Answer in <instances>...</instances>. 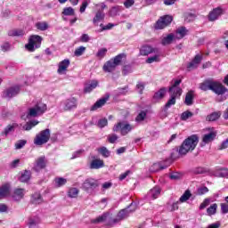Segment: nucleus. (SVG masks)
Masks as SVG:
<instances>
[{
	"label": "nucleus",
	"mask_w": 228,
	"mask_h": 228,
	"mask_svg": "<svg viewBox=\"0 0 228 228\" xmlns=\"http://www.w3.org/2000/svg\"><path fill=\"white\" fill-rule=\"evenodd\" d=\"M200 61H202V57L200 55L197 54L194 57V59L191 62H189V64L187 65L188 70L197 69V67H199Z\"/></svg>",
	"instance_id": "obj_20"
},
{
	"label": "nucleus",
	"mask_w": 228,
	"mask_h": 228,
	"mask_svg": "<svg viewBox=\"0 0 228 228\" xmlns=\"http://www.w3.org/2000/svg\"><path fill=\"white\" fill-rule=\"evenodd\" d=\"M208 191H209L208 187H200L198 189L197 193L198 195H204L205 193H208Z\"/></svg>",
	"instance_id": "obj_61"
},
{
	"label": "nucleus",
	"mask_w": 228,
	"mask_h": 228,
	"mask_svg": "<svg viewBox=\"0 0 228 228\" xmlns=\"http://www.w3.org/2000/svg\"><path fill=\"white\" fill-rule=\"evenodd\" d=\"M30 202L31 204H35L36 206H38V204H42L44 202L42 194H40V192H35L34 194H32Z\"/></svg>",
	"instance_id": "obj_23"
},
{
	"label": "nucleus",
	"mask_w": 228,
	"mask_h": 228,
	"mask_svg": "<svg viewBox=\"0 0 228 228\" xmlns=\"http://www.w3.org/2000/svg\"><path fill=\"white\" fill-rule=\"evenodd\" d=\"M224 149H228V138L219 146V151H224Z\"/></svg>",
	"instance_id": "obj_64"
},
{
	"label": "nucleus",
	"mask_w": 228,
	"mask_h": 228,
	"mask_svg": "<svg viewBox=\"0 0 228 228\" xmlns=\"http://www.w3.org/2000/svg\"><path fill=\"white\" fill-rule=\"evenodd\" d=\"M173 20L172 16L167 15L164 17H161L154 25L155 29H164V28H167L168 24H170Z\"/></svg>",
	"instance_id": "obj_13"
},
{
	"label": "nucleus",
	"mask_w": 228,
	"mask_h": 228,
	"mask_svg": "<svg viewBox=\"0 0 228 228\" xmlns=\"http://www.w3.org/2000/svg\"><path fill=\"white\" fill-rule=\"evenodd\" d=\"M187 34L188 29H186V27H180L176 29L175 38H176L177 40H181V38H184Z\"/></svg>",
	"instance_id": "obj_24"
},
{
	"label": "nucleus",
	"mask_w": 228,
	"mask_h": 228,
	"mask_svg": "<svg viewBox=\"0 0 228 228\" xmlns=\"http://www.w3.org/2000/svg\"><path fill=\"white\" fill-rule=\"evenodd\" d=\"M104 17H106V14H104V11H97L94 18L93 19L94 24H97V22L104 20Z\"/></svg>",
	"instance_id": "obj_33"
},
{
	"label": "nucleus",
	"mask_w": 228,
	"mask_h": 228,
	"mask_svg": "<svg viewBox=\"0 0 228 228\" xmlns=\"http://www.w3.org/2000/svg\"><path fill=\"white\" fill-rule=\"evenodd\" d=\"M122 11V7L117 5L112 7L110 11H109V15L110 17H117V15L118 14L119 12Z\"/></svg>",
	"instance_id": "obj_42"
},
{
	"label": "nucleus",
	"mask_w": 228,
	"mask_h": 228,
	"mask_svg": "<svg viewBox=\"0 0 228 228\" xmlns=\"http://www.w3.org/2000/svg\"><path fill=\"white\" fill-rule=\"evenodd\" d=\"M161 195V188L159 186L153 187L148 193V196L151 197V199H158Z\"/></svg>",
	"instance_id": "obj_27"
},
{
	"label": "nucleus",
	"mask_w": 228,
	"mask_h": 228,
	"mask_svg": "<svg viewBox=\"0 0 228 228\" xmlns=\"http://www.w3.org/2000/svg\"><path fill=\"white\" fill-rule=\"evenodd\" d=\"M26 143L27 142L25 140H20L15 143V149H22Z\"/></svg>",
	"instance_id": "obj_59"
},
{
	"label": "nucleus",
	"mask_w": 228,
	"mask_h": 228,
	"mask_svg": "<svg viewBox=\"0 0 228 228\" xmlns=\"http://www.w3.org/2000/svg\"><path fill=\"white\" fill-rule=\"evenodd\" d=\"M210 202L211 200L209 199H205L204 201L200 205V209H206Z\"/></svg>",
	"instance_id": "obj_56"
},
{
	"label": "nucleus",
	"mask_w": 228,
	"mask_h": 228,
	"mask_svg": "<svg viewBox=\"0 0 228 228\" xmlns=\"http://www.w3.org/2000/svg\"><path fill=\"white\" fill-rule=\"evenodd\" d=\"M106 101H108L107 98H102L98 100L92 107H91V111H95L99 110V108H102L106 104Z\"/></svg>",
	"instance_id": "obj_30"
},
{
	"label": "nucleus",
	"mask_w": 228,
	"mask_h": 228,
	"mask_svg": "<svg viewBox=\"0 0 228 228\" xmlns=\"http://www.w3.org/2000/svg\"><path fill=\"white\" fill-rule=\"evenodd\" d=\"M108 126V119L106 118H102L98 121V127H106Z\"/></svg>",
	"instance_id": "obj_57"
},
{
	"label": "nucleus",
	"mask_w": 228,
	"mask_h": 228,
	"mask_svg": "<svg viewBox=\"0 0 228 228\" xmlns=\"http://www.w3.org/2000/svg\"><path fill=\"white\" fill-rule=\"evenodd\" d=\"M77 195H79V189L76 187H72L68 191V197H69V199H76Z\"/></svg>",
	"instance_id": "obj_38"
},
{
	"label": "nucleus",
	"mask_w": 228,
	"mask_h": 228,
	"mask_svg": "<svg viewBox=\"0 0 228 228\" xmlns=\"http://www.w3.org/2000/svg\"><path fill=\"white\" fill-rule=\"evenodd\" d=\"M175 40V35L169 34L162 38L161 44L162 45H170Z\"/></svg>",
	"instance_id": "obj_31"
},
{
	"label": "nucleus",
	"mask_w": 228,
	"mask_h": 228,
	"mask_svg": "<svg viewBox=\"0 0 228 228\" xmlns=\"http://www.w3.org/2000/svg\"><path fill=\"white\" fill-rule=\"evenodd\" d=\"M190 197H191V192L187 190L184 191V193L180 197L179 201L180 202H186V200H190Z\"/></svg>",
	"instance_id": "obj_46"
},
{
	"label": "nucleus",
	"mask_w": 228,
	"mask_h": 228,
	"mask_svg": "<svg viewBox=\"0 0 228 228\" xmlns=\"http://www.w3.org/2000/svg\"><path fill=\"white\" fill-rule=\"evenodd\" d=\"M215 138H216V132H209L208 134H206L205 135H203L202 138V142L204 144L206 143H211V142H213V140H215Z\"/></svg>",
	"instance_id": "obj_25"
},
{
	"label": "nucleus",
	"mask_w": 228,
	"mask_h": 228,
	"mask_svg": "<svg viewBox=\"0 0 228 228\" xmlns=\"http://www.w3.org/2000/svg\"><path fill=\"white\" fill-rule=\"evenodd\" d=\"M136 211V204L135 203H131L129 207L126 208L121 209L118 215L117 218L118 219L119 222H122V220H126L131 213H134Z\"/></svg>",
	"instance_id": "obj_11"
},
{
	"label": "nucleus",
	"mask_w": 228,
	"mask_h": 228,
	"mask_svg": "<svg viewBox=\"0 0 228 228\" xmlns=\"http://www.w3.org/2000/svg\"><path fill=\"white\" fill-rule=\"evenodd\" d=\"M214 175H216V177H228V169L227 168H221V169H217Z\"/></svg>",
	"instance_id": "obj_39"
},
{
	"label": "nucleus",
	"mask_w": 228,
	"mask_h": 228,
	"mask_svg": "<svg viewBox=\"0 0 228 228\" xmlns=\"http://www.w3.org/2000/svg\"><path fill=\"white\" fill-rule=\"evenodd\" d=\"M159 61V53H155L154 56L149 57L146 60V63H154Z\"/></svg>",
	"instance_id": "obj_49"
},
{
	"label": "nucleus",
	"mask_w": 228,
	"mask_h": 228,
	"mask_svg": "<svg viewBox=\"0 0 228 228\" xmlns=\"http://www.w3.org/2000/svg\"><path fill=\"white\" fill-rule=\"evenodd\" d=\"M133 69H131V65H125L122 69L123 76H127V74H131Z\"/></svg>",
	"instance_id": "obj_53"
},
{
	"label": "nucleus",
	"mask_w": 228,
	"mask_h": 228,
	"mask_svg": "<svg viewBox=\"0 0 228 228\" xmlns=\"http://www.w3.org/2000/svg\"><path fill=\"white\" fill-rule=\"evenodd\" d=\"M63 15H65L66 17H72V15H75V11L74 8L72 7H66L63 9L62 12Z\"/></svg>",
	"instance_id": "obj_44"
},
{
	"label": "nucleus",
	"mask_w": 228,
	"mask_h": 228,
	"mask_svg": "<svg viewBox=\"0 0 228 228\" xmlns=\"http://www.w3.org/2000/svg\"><path fill=\"white\" fill-rule=\"evenodd\" d=\"M37 124H38V121L37 120L27 122L26 125L23 126V129L24 131H31V129H33L35 126H37Z\"/></svg>",
	"instance_id": "obj_40"
},
{
	"label": "nucleus",
	"mask_w": 228,
	"mask_h": 228,
	"mask_svg": "<svg viewBox=\"0 0 228 228\" xmlns=\"http://www.w3.org/2000/svg\"><path fill=\"white\" fill-rule=\"evenodd\" d=\"M165 95H167V88L162 87L157 93H155L153 98H155L157 101H159L160 99H163Z\"/></svg>",
	"instance_id": "obj_35"
},
{
	"label": "nucleus",
	"mask_w": 228,
	"mask_h": 228,
	"mask_svg": "<svg viewBox=\"0 0 228 228\" xmlns=\"http://www.w3.org/2000/svg\"><path fill=\"white\" fill-rule=\"evenodd\" d=\"M216 209H218V205L216 203H214L207 209V213L209 216H211L216 214Z\"/></svg>",
	"instance_id": "obj_45"
},
{
	"label": "nucleus",
	"mask_w": 228,
	"mask_h": 228,
	"mask_svg": "<svg viewBox=\"0 0 228 228\" xmlns=\"http://www.w3.org/2000/svg\"><path fill=\"white\" fill-rule=\"evenodd\" d=\"M104 167V161L99 159H94L90 164V168L98 170V168H102Z\"/></svg>",
	"instance_id": "obj_29"
},
{
	"label": "nucleus",
	"mask_w": 228,
	"mask_h": 228,
	"mask_svg": "<svg viewBox=\"0 0 228 228\" xmlns=\"http://www.w3.org/2000/svg\"><path fill=\"white\" fill-rule=\"evenodd\" d=\"M168 168V164L155 163L150 167V172H159V170H165Z\"/></svg>",
	"instance_id": "obj_28"
},
{
	"label": "nucleus",
	"mask_w": 228,
	"mask_h": 228,
	"mask_svg": "<svg viewBox=\"0 0 228 228\" xmlns=\"http://www.w3.org/2000/svg\"><path fill=\"white\" fill-rule=\"evenodd\" d=\"M220 115H222L220 112H213L207 117V120L208 122H215V120H218L220 118Z\"/></svg>",
	"instance_id": "obj_43"
},
{
	"label": "nucleus",
	"mask_w": 228,
	"mask_h": 228,
	"mask_svg": "<svg viewBox=\"0 0 228 228\" xmlns=\"http://www.w3.org/2000/svg\"><path fill=\"white\" fill-rule=\"evenodd\" d=\"M30 178H31V171L26 170L23 173H21L20 176V183H28V181H29Z\"/></svg>",
	"instance_id": "obj_36"
},
{
	"label": "nucleus",
	"mask_w": 228,
	"mask_h": 228,
	"mask_svg": "<svg viewBox=\"0 0 228 228\" xmlns=\"http://www.w3.org/2000/svg\"><path fill=\"white\" fill-rule=\"evenodd\" d=\"M70 66V61L69 59H65L62 61L59 62L57 72L58 74H65L67 72V69Z\"/></svg>",
	"instance_id": "obj_17"
},
{
	"label": "nucleus",
	"mask_w": 228,
	"mask_h": 228,
	"mask_svg": "<svg viewBox=\"0 0 228 228\" xmlns=\"http://www.w3.org/2000/svg\"><path fill=\"white\" fill-rule=\"evenodd\" d=\"M200 88L203 92H208V90H211L214 94L217 95H224L225 92H227V88L224 86L220 82H216L213 80H206L200 84Z\"/></svg>",
	"instance_id": "obj_2"
},
{
	"label": "nucleus",
	"mask_w": 228,
	"mask_h": 228,
	"mask_svg": "<svg viewBox=\"0 0 228 228\" xmlns=\"http://www.w3.org/2000/svg\"><path fill=\"white\" fill-rule=\"evenodd\" d=\"M77 108V99L71 97L64 102L65 111H70V110H76Z\"/></svg>",
	"instance_id": "obj_15"
},
{
	"label": "nucleus",
	"mask_w": 228,
	"mask_h": 228,
	"mask_svg": "<svg viewBox=\"0 0 228 228\" xmlns=\"http://www.w3.org/2000/svg\"><path fill=\"white\" fill-rule=\"evenodd\" d=\"M42 221L40 220V217L38 216H34V217H29L28 225L29 228L31 227H37Z\"/></svg>",
	"instance_id": "obj_34"
},
{
	"label": "nucleus",
	"mask_w": 228,
	"mask_h": 228,
	"mask_svg": "<svg viewBox=\"0 0 228 228\" xmlns=\"http://www.w3.org/2000/svg\"><path fill=\"white\" fill-rule=\"evenodd\" d=\"M98 152L103 156V158H110V152L109 151L108 148L102 146L98 149Z\"/></svg>",
	"instance_id": "obj_47"
},
{
	"label": "nucleus",
	"mask_w": 228,
	"mask_h": 228,
	"mask_svg": "<svg viewBox=\"0 0 228 228\" xmlns=\"http://www.w3.org/2000/svg\"><path fill=\"white\" fill-rule=\"evenodd\" d=\"M191 117H193V113L187 110L182 113L181 120H188V118H191Z\"/></svg>",
	"instance_id": "obj_52"
},
{
	"label": "nucleus",
	"mask_w": 228,
	"mask_h": 228,
	"mask_svg": "<svg viewBox=\"0 0 228 228\" xmlns=\"http://www.w3.org/2000/svg\"><path fill=\"white\" fill-rule=\"evenodd\" d=\"M20 93V87L19 86H15L4 91L3 97L4 99H12L16 95H19Z\"/></svg>",
	"instance_id": "obj_14"
},
{
	"label": "nucleus",
	"mask_w": 228,
	"mask_h": 228,
	"mask_svg": "<svg viewBox=\"0 0 228 228\" xmlns=\"http://www.w3.org/2000/svg\"><path fill=\"white\" fill-rule=\"evenodd\" d=\"M133 4H134V0H126L124 2L125 8H131V6H133Z\"/></svg>",
	"instance_id": "obj_63"
},
{
	"label": "nucleus",
	"mask_w": 228,
	"mask_h": 228,
	"mask_svg": "<svg viewBox=\"0 0 228 228\" xmlns=\"http://www.w3.org/2000/svg\"><path fill=\"white\" fill-rule=\"evenodd\" d=\"M99 86V81L97 80H90L85 85L84 93L90 94L94 92Z\"/></svg>",
	"instance_id": "obj_16"
},
{
	"label": "nucleus",
	"mask_w": 228,
	"mask_h": 228,
	"mask_svg": "<svg viewBox=\"0 0 228 228\" xmlns=\"http://www.w3.org/2000/svg\"><path fill=\"white\" fill-rule=\"evenodd\" d=\"M10 195V184L5 183L0 187V200Z\"/></svg>",
	"instance_id": "obj_26"
},
{
	"label": "nucleus",
	"mask_w": 228,
	"mask_h": 228,
	"mask_svg": "<svg viewBox=\"0 0 228 228\" xmlns=\"http://www.w3.org/2000/svg\"><path fill=\"white\" fill-rule=\"evenodd\" d=\"M221 211L224 215L228 213V204L227 203L221 204Z\"/></svg>",
	"instance_id": "obj_62"
},
{
	"label": "nucleus",
	"mask_w": 228,
	"mask_h": 228,
	"mask_svg": "<svg viewBox=\"0 0 228 228\" xmlns=\"http://www.w3.org/2000/svg\"><path fill=\"white\" fill-rule=\"evenodd\" d=\"M221 15H222V8L217 7L209 12L208 20L213 22V20H216V19H218V17H220Z\"/></svg>",
	"instance_id": "obj_21"
},
{
	"label": "nucleus",
	"mask_w": 228,
	"mask_h": 228,
	"mask_svg": "<svg viewBox=\"0 0 228 228\" xmlns=\"http://www.w3.org/2000/svg\"><path fill=\"white\" fill-rule=\"evenodd\" d=\"M147 117V112H145L144 110L141 111L137 117L135 118V120L137 122H143V120H145V118Z\"/></svg>",
	"instance_id": "obj_50"
},
{
	"label": "nucleus",
	"mask_w": 228,
	"mask_h": 228,
	"mask_svg": "<svg viewBox=\"0 0 228 228\" xmlns=\"http://www.w3.org/2000/svg\"><path fill=\"white\" fill-rule=\"evenodd\" d=\"M42 45V37L40 36H31L28 39V44L25 45L26 49L30 53H33L35 49H38Z\"/></svg>",
	"instance_id": "obj_9"
},
{
	"label": "nucleus",
	"mask_w": 228,
	"mask_h": 228,
	"mask_svg": "<svg viewBox=\"0 0 228 228\" xmlns=\"http://www.w3.org/2000/svg\"><path fill=\"white\" fill-rule=\"evenodd\" d=\"M25 194H26L25 189L18 188L14 190L12 197L13 200H16V202H19V200H22V199H24Z\"/></svg>",
	"instance_id": "obj_19"
},
{
	"label": "nucleus",
	"mask_w": 228,
	"mask_h": 228,
	"mask_svg": "<svg viewBox=\"0 0 228 228\" xmlns=\"http://www.w3.org/2000/svg\"><path fill=\"white\" fill-rule=\"evenodd\" d=\"M126 53H119L115 58L110 59L103 65L104 72H113L122 63V60H126Z\"/></svg>",
	"instance_id": "obj_5"
},
{
	"label": "nucleus",
	"mask_w": 228,
	"mask_h": 228,
	"mask_svg": "<svg viewBox=\"0 0 228 228\" xmlns=\"http://www.w3.org/2000/svg\"><path fill=\"white\" fill-rule=\"evenodd\" d=\"M54 183L57 188H61V186H65V184H67V179L63 177H57L54 179Z\"/></svg>",
	"instance_id": "obj_41"
},
{
	"label": "nucleus",
	"mask_w": 228,
	"mask_h": 228,
	"mask_svg": "<svg viewBox=\"0 0 228 228\" xmlns=\"http://www.w3.org/2000/svg\"><path fill=\"white\" fill-rule=\"evenodd\" d=\"M159 49L149 45H142L139 51L141 56H149V54H159Z\"/></svg>",
	"instance_id": "obj_12"
},
{
	"label": "nucleus",
	"mask_w": 228,
	"mask_h": 228,
	"mask_svg": "<svg viewBox=\"0 0 228 228\" xmlns=\"http://www.w3.org/2000/svg\"><path fill=\"white\" fill-rule=\"evenodd\" d=\"M182 80L181 79H176L173 83L172 86L169 87V94H170V99L167 101V102L165 105V109L168 110V108H171V106H174L175 104L176 99L182 95L183 94V89L179 87L181 85Z\"/></svg>",
	"instance_id": "obj_3"
},
{
	"label": "nucleus",
	"mask_w": 228,
	"mask_h": 228,
	"mask_svg": "<svg viewBox=\"0 0 228 228\" xmlns=\"http://www.w3.org/2000/svg\"><path fill=\"white\" fill-rule=\"evenodd\" d=\"M93 224H101L105 222V225H109V227H113V225H117L120 221H118V217L113 218V216L108 212L103 213L102 216L94 219Z\"/></svg>",
	"instance_id": "obj_6"
},
{
	"label": "nucleus",
	"mask_w": 228,
	"mask_h": 228,
	"mask_svg": "<svg viewBox=\"0 0 228 228\" xmlns=\"http://www.w3.org/2000/svg\"><path fill=\"white\" fill-rule=\"evenodd\" d=\"M137 92L140 94H143V90H145V84L140 82L136 85Z\"/></svg>",
	"instance_id": "obj_60"
},
{
	"label": "nucleus",
	"mask_w": 228,
	"mask_h": 228,
	"mask_svg": "<svg viewBox=\"0 0 228 228\" xmlns=\"http://www.w3.org/2000/svg\"><path fill=\"white\" fill-rule=\"evenodd\" d=\"M129 90V86H126L125 87H120L118 89L119 95H126L127 91Z\"/></svg>",
	"instance_id": "obj_58"
},
{
	"label": "nucleus",
	"mask_w": 228,
	"mask_h": 228,
	"mask_svg": "<svg viewBox=\"0 0 228 228\" xmlns=\"http://www.w3.org/2000/svg\"><path fill=\"white\" fill-rule=\"evenodd\" d=\"M19 125L17 123H13L12 125H8L4 131L1 133V136H8V134H12V133H15V128L18 127Z\"/></svg>",
	"instance_id": "obj_22"
},
{
	"label": "nucleus",
	"mask_w": 228,
	"mask_h": 228,
	"mask_svg": "<svg viewBox=\"0 0 228 228\" xmlns=\"http://www.w3.org/2000/svg\"><path fill=\"white\" fill-rule=\"evenodd\" d=\"M106 53H108V49L106 48L100 49L96 53V58H99V60H102V58L106 56Z\"/></svg>",
	"instance_id": "obj_48"
},
{
	"label": "nucleus",
	"mask_w": 228,
	"mask_h": 228,
	"mask_svg": "<svg viewBox=\"0 0 228 228\" xmlns=\"http://www.w3.org/2000/svg\"><path fill=\"white\" fill-rule=\"evenodd\" d=\"M45 111H47V105L42 102H38L28 109L26 117L22 116V118H35L44 115Z\"/></svg>",
	"instance_id": "obj_4"
},
{
	"label": "nucleus",
	"mask_w": 228,
	"mask_h": 228,
	"mask_svg": "<svg viewBox=\"0 0 228 228\" xmlns=\"http://www.w3.org/2000/svg\"><path fill=\"white\" fill-rule=\"evenodd\" d=\"M117 140H118V136L117 134H110V135L108 136V142H109L110 143H115V142H116Z\"/></svg>",
	"instance_id": "obj_55"
},
{
	"label": "nucleus",
	"mask_w": 228,
	"mask_h": 228,
	"mask_svg": "<svg viewBox=\"0 0 228 228\" xmlns=\"http://www.w3.org/2000/svg\"><path fill=\"white\" fill-rule=\"evenodd\" d=\"M193 99H195L193 91H189L185 95L184 104H186V106H191V104H193Z\"/></svg>",
	"instance_id": "obj_32"
},
{
	"label": "nucleus",
	"mask_w": 228,
	"mask_h": 228,
	"mask_svg": "<svg viewBox=\"0 0 228 228\" xmlns=\"http://www.w3.org/2000/svg\"><path fill=\"white\" fill-rule=\"evenodd\" d=\"M99 187V181L94 179V178H87L82 183V190L86 191V193H89L92 195L94 191H95V189Z\"/></svg>",
	"instance_id": "obj_8"
},
{
	"label": "nucleus",
	"mask_w": 228,
	"mask_h": 228,
	"mask_svg": "<svg viewBox=\"0 0 228 228\" xmlns=\"http://www.w3.org/2000/svg\"><path fill=\"white\" fill-rule=\"evenodd\" d=\"M198 143L199 136H197V134H192L183 142L176 152H178L179 156H186L187 152L195 151V147H197Z\"/></svg>",
	"instance_id": "obj_1"
},
{
	"label": "nucleus",
	"mask_w": 228,
	"mask_h": 228,
	"mask_svg": "<svg viewBox=\"0 0 228 228\" xmlns=\"http://www.w3.org/2000/svg\"><path fill=\"white\" fill-rule=\"evenodd\" d=\"M24 31L22 30H12L9 32V37H22Z\"/></svg>",
	"instance_id": "obj_54"
},
{
	"label": "nucleus",
	"mask_w": 228,
	"mask_h": 228,
	"mask_svg": "<svg viewBox=\"0 0 228 228\" xmlns=\"http://www.w3.org/2000/svg\"><path fill=\"white\" fill-rule=\"evenodd\" d=\"M49 138H51V130L46 128L41 131L34 139L35 145H44L49 142Z\"/></svg>",
	"instance_id": "obj_10"
},
{
	"label": "nucleus",
	"mask_w": 228,
	"mask_h": 228,
	"mask_svg": "<svg viewBox=\"0 0 228 228\" xmlns=\"http://www.w3.org/2000/svg\"><path fill=\"white\" fill-rule=\"evenodd\" d=\"M86 51V47L85 46H79L77 48L74 52L75 56H83V53Z\"/></svg>",
	"instance_id": "obj_51"
},
{
	"label": "nucleus",
	"mask_w": 228,
	"mask_h": 228,
	"mask_svg": "<svg viewBox=\"0 0 228 228\" xmlns=\"http://www.w3.org/2000/svg\"><path fill=\"white\" fill-rule=\"evenodd\" d=\"M46 161H45V157H39L37 160H36V164L33 167V170H35V172H40V170H43V168L45 167Z\"/></svg>",
	"instance_id": "obj_18"
},
{
	"label": "nucleus",
	"mask_w": 228,
	"mask_h": 228,
	"mask_svg": "<svg viewBox=\"0 0 228 228\" xmlns=\"http://www.w3.org/2000/svg\"><path fill=\"white\" fill-rule=\"evenodd\" d=\"M36 28L39 31H46V29H49V24L47 21H38L36 23Z\"/></svg>",
	"instance_id": "obj_37"
},
{
	"label": "nucleus",
	"mask_w": 228,
	"mask_h": 228,
	"mask_svg": "<svg viewBox=\"0 0 228 228\" xmlns=\"http://www.w3.org/2000/svg\"><path fill=\"white\" fill-rule=\"evenodd\" d=\"M134 127L129 123L126 121H120L114 125L112 131L114 133H120L121 136H127L131 131H133Z\"/></svg>",
	"instance_id": "obj_7"
}]
</instances>
